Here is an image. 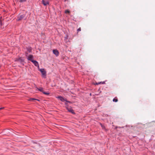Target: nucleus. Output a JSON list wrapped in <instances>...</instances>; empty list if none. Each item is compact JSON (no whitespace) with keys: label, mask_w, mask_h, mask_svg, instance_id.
<instances>
[{"label":"nucleus","mask_w":155,"mask_h":155,"mask_svg":"<svg viewBox=\"0 0 155 155\" xmlns=\"http://www.w3.org/2000/svg\"><path fill=\"white\" fill-rule=\"evenodd\" d=\"M42 3L45 6H46L49 4L48 2V1L44 0H42Z\"/></svg>","instance_id":"obj_9"},{"label":"nucleus","mask_w":155,"mask_h":155,"mask_svg":"<svg viewBox=\"0 0 155 155\" xmlns=\"http://www.w3.org/2000/svg\"><path fill=\"white\" fill-rule=\"evenodd\" d=\"M26 1V0H20V1L21 2H24L25 1Z\"/></svg>","instance_id":"obj_15"},{"label":"nucleus","mask_w":155,"mask_h":155,"mask_svg":"<svg viewBox=\"0 0 155 155\" xmlns=\"http://www.w3.org/2000/svg\"><path fill=\"white\" fill-rule=\"evenodd\" d=\"M31 49H30L29 50V52H31Z\"/></svg>","instance_id":"obj_17"},{"label":"nucleus","mask_w":155,"mask_h":155,"mask_svg":"<svg viewBox=\"0 0 155 155\" xmlns=\"http://www.w3.org/2000/svg\"><path fill=\"white\" fill-rule=\"evenodd\" d=\"M78 31H81V28H78Z\"/></svg>","instance_id":"obj_13"},{"label":"nucleus","mask_w":155,"mask_h":155,"mask_svg":"<svg viewBox=\"0 0 155 155\" xmlns=\"http://www.w3.org/2000/svg\"><path fill=\"white\" fill-rule=\"evenodd\" d=\"M65 104L66 106H67V103H65ZM66 108L69 112H71L72 114L74 113L73 110L71 107L66 106Z\"/></svg>","instance_id":"obj_2"},{"label":"nucleus","mask_w":155,"mask_h":155,"mask_svg":"<svg viewBox=\"0 0 155 155\" xmlns=\"http://www.w3.org/2000/svg\"><path fill=\"white\" fill-rule=\"evenodd\" d=\"M101 127H102L103 129H104V128H105L104 127V126H103L102 124H101Z\"/></svg>","instance_id":"obj_14"},{"label":"nucleus","mask_w":155,"mask_h":155,"mask_svg":"<svg viewBox=\"0 0 155 155\" xmlns=\"http://www.w3.org/2000/svg\"><path fill=\"white\" fill-rule=\"evenodd\" d=\"M32 62L34 64L35 66H38V68H39L38 64L37 61L35 60H33L32 61Z\"/></svg>","instance_id":"obj_8"},{"label":"nucleus","mask_w":155,"mask_h":155,"mask_svg":"<svg viewBox=\"0 0 155 155\" xmlns=\"http://www.w3.org/2000/svg\"><path fill=\"white\" fill-rule=\"evenodd\" d=\"M37 89H38V91L42 92V93H43V94H46L47 95H48L49 94V93L48 92H44L43 91V88L42 87H40L39 88H38Z\"/></svg>","instance_id":"obj_4"},{"label":"nucleus","mask_w":155,"mask_h":155,"mask_svg":"<svg viewBox=\"0 0 155 155\" xmlns=\"http://www.w3.org/2000/svg\"><path fill=\"white\" fill-rule=\"evenodd\" d=\"M100 83H102V84H104V82H101Z\"/></svg>","instance_id":"obj_18"},{"label":"nucleus","mask_w":155,"mask_h":155,"mask_svg":"<svg viewBox=\"0 0 155 155\" xmlns=\"http://www.w3.org/2000/svg\"><path fill=\"white\" fill-rule=\"evenodd\" d=\"M113 101L114 102H117L118 101V100L117 98H114L113 99Z\"/></svg>","instance_id":"obj_11"},{"label":"nucleus","mask_w":155,"mask_h":155,"mask_svg":"<svg viewBox=\"0 0 155 155\" xmlns=\"http://www.w3.org/2000/svg\"><path fill=\"white\" fill-rule=\"evenodd\" d=\"M26 56L27 57V59L31 61V62L32 61H33V56L32 55L30 54L28 55V54H26Z\"/></svg>","instance_id":"obj_3"},{"label":"nucleus","mask_w":155,"mask_h":155,"mask_svg":"<svg viewBox=\"0 0 155 155\" xmlns=\"http://www.w3.org/2000/svg\"><path fill=\"white\" fill-rule=\"evenodd\" d=\"M25 16L24 14L20 15L18 17L17 20L18 21L21 20L25 17Z\"/></svg>","instance_id":"obj_7"},{"label":"nucleus","mask_w":155,"mask_h":155,"mask_svg":"<svg viewBox=\"0 0 155 155\" xmlns=\"http://www.w3.org/2000/svg\"><path fill=\"white\" fill-rule=\"evenodd\" d=\"M4 108V107H1V108H0V110L2 109H3Z\"/></svg>","instance_id":"obj_16"},{"label":"nucleus","mask_w":155,"mask_h":155,"mask_svg":"<svg viewBox=\"0 0 155 155\" xmlns=\"http://www.w3.org/2000/svg\"><path fill=\"white\" fill-rule=\"evenodd\" d=\"M53 54H54L56 56H58V55L59 52L57 50H53Z\"/></svg>","instance_id":"obj_6"},{"label":"nucleus","mask_w":155,"mask_h":155,"mask_svg":"<svg viewBox=\"0 0 155 155\" xmlns=\"http://www.w3.org/2000/svg\"><path fill=\"white\" fill-rule=\"evenodd\" d=\"M34 100H37L38 101H40L38 99H36L35 98H30L29 99H28V101H32Z\"/></svg>","instance_id":"obj_10"},{"label":"nucleus","mask_w":155,"mask_h":155,"mask_svg":"<svg viewBox=\"0 0 155 155\" xmlns=\"http://www.w3.org/2000/svg\"><path fill=\"white\" fill-rule=\"evenodd\" d=\"M39 70L41 72L42 77L45 78H46V72L45 69L43 68H41L39 69Z\"/></svg>","instance_id":"obj_1"},{"label":"nucleus","mask_w":155,"mask_h":155,"mask_svg":"<svg viewBox=\"0 0 155 155\" xmlns=\"http://www.w3.org/2000/svg\"><path fill=\"white\" fill-rule=\"evenodd\" d=\"M99 84V83H98V84Z\"/></svg>","instance_id":"obj_19"},{"label":"nucleus","mask_w":155,"mask_h":155,"mask_svg":"<svg viewBox=\"0 0 155 155\" xmlns=\"http://www.w3.org/2000/svg\"><path fill=\"white\" fill-rule=\"evenodd\" d=\"M56 97L59 98V100L62 102L65 101L69 103H71L70 101H67L66 99H65L64 98L61 96H58V97Z\"/></svg>","instance_id":"obj_5"},{"label":"nucleus","mask_w":155,"mask_h":155,"mask_svg":"<svg viewBox=\"0 0 155 155\" xmlns=\"http://www.w3.org/2000/svg\"><path fill=\"white\" fill-rule=\"evenodd\" d=\"M65 13L66 14L69 13H70V11L68 10H66L65 11Z\"/></svg>","instance_id":"obj_12"}]
</instances>
